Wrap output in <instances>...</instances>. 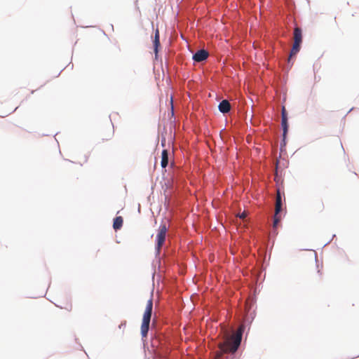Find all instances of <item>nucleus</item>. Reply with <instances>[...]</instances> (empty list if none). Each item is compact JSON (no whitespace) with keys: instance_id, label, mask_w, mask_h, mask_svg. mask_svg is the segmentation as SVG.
Listing matches in <instances>:
<instances>
[{"instance_id":"obj_13","label":"nucleus","mask_w":359,"mask_h":359,"mask_svg":"<svg viewBox=\"0 0 359 359\" xmlns=\"http://www.w3.org/2000/svg\"><path fill=\"white\" fill-rule=\"evenodd\" d=\"M166 153V151L165 150H163V152H162V159H161V166L162 168H165L168 166V163H169V161H168V156H164V154Z\"/></svg>"},{"instance_id":"obj_12","label":"nucleus","mask_w":359,"mask_h":359,"mask_svg":"<svg viewBox=\"0 0 359 359\" xmlns=\"http://www.w3.org/2000/svg\"><path fill=\"white\" fill-rule=\"evenodd\" d=\"M281 126L283 128L282 136L287 137L288 131H289V123L288 122H281Z\"/></svg>"},{"instance_id":"obj_17","label":"nucleus","mask_w":359,"mask_h":359,"mask_svg":"<svg viewBox=\"0 0 359 359\" xmlns=\"http://www.w3.org/2000/svg\"><path fill=\"white\" fill-rule=\"evenodd\" d=\"M287 144V137L282 136V140L280 144V151H283L285 149Z\"/></svg>"},{"instance_id":"obj_10","label":"nucleus","mask_w":359,"mask_h":359,"mask_svg":"<svg viewBox=\"0 0 359 359\" xmlns=\"http://www.w3.org/2000/svg\"><path fill=\"white\" fill-rule=\"evenodd\" d=\"M123 224V217L117 216L114 219L113 228L115 231H118L121 229Z\"/></svg>"},{"instance_id":"obj_4","label":"nucleus","mask_w":359,"mask_h":359,"mask_svg":"<svg viewBox=\"0 0 359 359\" xmlns=\"http://www.w3.org/2000/svg\"><path fill=\"white\" fill-rule=\"evenodd\" d=\"M166 235L157 233L156 237V243H155V255L156 259H158V262L160 263L161 262V247L165 243Z\"/></svg>"},{"instance_id":"obj_1","label":"nucleus","mask_w":359,"mask_h":359,"mask_svg":"<svg viewBox=\"0 0 359 359\" xmlns=\"http://www.w3.org/2000/svg\"><path fill=\"white\" fill-rule=\"evenodd\" d=\"M245 330V325H242L232 334L226 332L213 351L215 359H235Z\"/></svg>"},{"instance_id":"obj_15","label":"nucleus","mask_w":359,"mask_h":359,"mask_svg":"<svg viewBox=\"0 0 359 359\" xmlns=\"http://www.w3.org/2000/svg\"><path fill=\"white\" fill-rule=\"evenodd\" d=\"M281 122H288V116H287V112L286 111L285 107H283L282 113H281Z\"/></svg>"},{"instance_id":"obj_9","label":"nucleus","mask_w":359,"mask_h":359,"mask_svg":"<svg viewBox=\"0 0 359 359\" xmlns=\"http://www.w3.org/2000/svg\"><path fill=\"white\" fill-rule=\"evenodd\" d=\"M294 41L299 43H302V30L300 27H296L294 29Z\"/></svg>"},{"instance_id":"obj_14","label":"nucleus","mask_w":359,"mask_h":359,"mask_svg":"<svg viewBox=\"0 0 359 359\" xmlns=\"http://www.w3.org/2000/svg\"><path fill=\"white\" fill-rule=\"evenodd\" d=\"M283 197H284V194H282L280 189H278L276 204L283 205Z\"/></svg>"},{"instance_id":"obj_19","label":"nucleus","mask_w":359,"mask_h":359,"mask_svg":"<svg viewBox=\"0 0 359 359\" xmlns=\"http://www.w3.org/2000/svg\"><path fill=\"white\" fill-rule=\"evenodd\" d=\"M171 114L173 116H174V111H173V107H171Z\"/></svg>"},{"instance_id":"obj_6","label":"nucleus","mask_w":359,"mask_h":359,"mask_svg":"<svg viewBox=\"0 0 359 359\" xmlns=\"http://www.w3.org/2000/svg\"><path fill=\"white\" fill-rule=\"evenodd\" d=\"M292 58L288 56L285 60L280 62V67L285 74L288 73L294 64Z\"/></svg>"},{"instance_id":"obj_11","label":"nucleus","mask_w":359,"mask_h":359,"mask_svg":"<svg viewBox=\"0 0 359 359\" xmlns=\"http://www.w3.org/2000/svg\"><path fill=\"white\" fill-rule=\"evenodd\" d=\"M301 43L294 42L291 52L290 53V57H294L295 55L299 52L301 49Z\"/></svg>"},{"instance_id":"obj_21","label":"nucleus","mask_w":359,"mask_h":359,"mask_svg":"<svg viewBox=\"0 0 359 359\" xmlns=\"http://www.w3.org/2000/svg\"><path fill=\"white\" fill-rule=\"evenodd\" d=\"M154 275H155V271L153 273V278H154Z\"/></svg>"},{"instance_id":"obj_2","label":"nucleus","mask_w":359,"mask_h":359,"mask_svg":"<svg viewBox=\"0 0 359 359\" xmlns=\"http://www.w3.org/2000/svg\"><path fill=\"white\" fill-rule=\"evenodd\" d=\"M153 299L152 298H150L147 301V304L143 314L142 322L141 325V335L142 338L147 337L148 335L153 312Z\"/></svg>"},{"instance_id":"obj_22","label":"nucleus","mask_w":359,"mask_h":359,"mask_svg":"<svg viewBox=\"0 0 359 359\" xmlns=\"http://www.w3.org/2000/svg\"><path fill=\"white\" fill-rule=\"evenodd\" d=\"M110 26L111 27V28L113 29H114L113 25H110Z\"/></svg>"},{"instance_id":"obj_8","label":"nucleus","mask_w":359,"mask_h":359,"mask_svg":"<svg viewBox=\"0 0 359 359\" xmlns=\"http://www.w3.org/2000/svg\"><path fill=\"white\" fill-rule=\"evenodd\" d=\"M153 46H154V52L155 54V58L157 59L158 53L159 51V48L161 46L160 34H159V31L158 29L155 32L154 38L153 40Z\"/></svg>"},{"instance_id":"obj_20","label":"nucleus","mask_w":359,"mask_h":359,"mask_svg":"<svg viewBox=\"0 0 359 359\" xmlns=\"http://www.w3.org/2000/svg\"><path fill=\"white\" fill-rule=\"evenodd\" d=\"M330 243V241H327V243L325 244V245L329 244Z\"/></svg>"},{"instance_id":"obj_5","label":"nucleus","mask_w":359,"mask_h":359,"mask_svg":"<svg viewBox=\"0 0 359 359\" xmlns=\"http://www.w3.org/2000/svg\"><path fill=\"white\" fill-rule=\"evenodd\" d=\"M209 53L205 49H200L194 53L192 55V60L195 62H201L208 59Z\"/></svg>"},{"instance_id":"obj_7","label":"nucleus","mask_w":359,"mask_h":359,"mask_svg":"<svg viewBox=\"0 0 359 359\" xmlns=\"http://www.w3.org/2000/svg\"><path fill=\"white\" fill-rule=\"evenodd\" d=\"M231 107L227 100H222L218 105V110L223 114H226L231 111Z\"/></svg>"},{"instance_id":"obj_16","label":"nucleus","mask_w":359,"mask_h":359,"mask_svg":"<svg viewBox=\"0 0 359 359\" xmlns=\"http://www.w3.org/2000/svg\"><path fill=\"white\" fill-rule=\"evenodd\" d=\"M168 229L165 224H161L158 229V233L166 235Z\"/></svg>"},{"instance_id":"obj_18","label":"nucleus","mask_w":359,"mask_h":359,"mask_svg":"<svg viewBox=\"0 0 359 359\" xmlns=\"http://www.w3.org/2000/svg\"><path fill=\"white\" fill-rule=\"evenodd\" d=\"M126 321H124V322H123V323H121L120 324V325H119V328H120V329H121V328H123V327H126Z\"/></svg>"},{"instance_id":"obj_3","label":"nucleus","mask_w":359,"mask_h":359,"mask_svg":"<svg viewBox=\"0 0 359 359\" xmlns=\"http://www.w3.org/2000/svg\"><path fill=\"white\" fill-rule=\"evenodd\" d=\"M283 210V205H280L279 203L276 204V212L273 221V229L270 231V236L277 235L278 232L276 231V228L278 227L280 222Z\"/></svg>"}]
</instances>
